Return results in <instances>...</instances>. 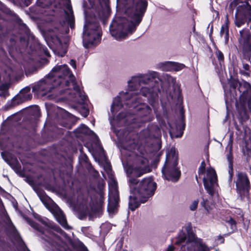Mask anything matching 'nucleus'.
Segmentation results:
<instances>
[{"label":"nucleus","mask_w":251,"mask_h":251,"mask_svg":"<svg viewBox=\"0 0 251 251\" xmlns=\"http://www.w3.org/2000/svg\"><path fill=\"white\" fill-rule=\"evenodd\" d=\"M158 77V73L154 71L132 76L128 81V87L126 91L120 93L119 96L114 99L111 107L112 115L114 116L124 105H130L129 107L137 111L139 116L145 117L142 120L143 122L150 120L148 116L151 113V109L142 102V98H147L151 104L153 105V103L157 99V89L155 87L149 88L144 86L141 87L139 91L138 89L142 84H147L152 79Z\"/></svg>","instance_id":"1"},{"label":"nucleus","mask_w":251,"mask_h":251,"mask_svg":"<svg viewBox=\"0 0 251 251\" xmlns=\"http://www.w3.org/2000/svg\"><path fill=\"white\" fill-rule=\"evenodd\" d=\"M53 89L60 94L70 96L74 101L80 104L83 103L86 100L80 86L75 81V76L65 64L55 66L48 76L32 88L33 91L42 95H47Z\"/></svg>","instance_id":"2"},{"label":"nucleus","mask_w":251,"mask_h":251,"mask_svg":"<svg viewBox=\"0 0 251 251\" xmlns=\"http://www.w3.org/2000/svg\"><path fill=\"white\" fill-rule=\"evenodd\" d=\"M133 6L126 11L127 18H116L110 26L111 35L116 40L125 39L135 31L142 20L147 7L146 0H133Z\"/></svg>","instance_id":"3"},{"label":"nucleus","mask_w":251,"mask_h":251,"mask_svg":"<svg viewBox=\"0 0 251 251\" xmlns=\"http://www.w3.org/2000/svg\"><path fill=\"white\" fill-rule=\"evenodd\" d=\"M129 187L132 195L129 197L128 206L133 211L139 206L140 202L147 201L154 194L156 184L151 177L145 178L139 184L137 179L130 178Z\"/></svg>","instance_id":"4"},{"label":"nucleus","mask_w":251,"mask_h":251,"mask_svg":"<svg viewBox=\"0 0 251 251\" xmlns=\"http://www.w3.org/2000/svg\"><path fill=\"white\" fill-rule=\"evenodd\" d=\"M85 24L84 26L83 42L85 48L97 44L100 40L101 31L98 22L103 14L101 9L88 10L85 12Z\"/></svg>","instance_id":"5"},{"label":"nucleus","mask_w":251,"mask_h":251,"mask_svg":"<svg viewBox=\"0 0 251 251\" xmlns=\"http://www.w3.org/2000/svg\"><path fill=\"white\" fill-rule=\"evenodd\" d=\"M177 155L175 149H172L167 155L165 165L162 169L163 175L168 180L176 182L179 178L181 173L177 167Z\"/></svg>","instance_id":"6"},{"label":"nucleus","mask_w":251,"mask_h":251,"mask_svg":"<svg viewBox=\"0 0 251 251\" xmlns=\"http://www.w3.org/2000/svg\"><path fill=\"white\" fill-rule=\"evenodd\" d=\"M203 185L207 192L211 196H218V185L217 177L215 170L208 169L206 176L203 178Z\"/></svg>","instance_id":"7"},{"label":"nucleus","mask_w":251,"mask_h":251,"mask_svg":"<svg viewBox=\"0 0 251 251\" xmlns=\"http://www.w3.org/2000/svg\"><path fill=\"white\" fill-rule=\"evenodd\" d=\"M239 90L242 94L239 102L236 103V107L238 108L241 107L244 109L247 104L251 110V86L250 83L246 81L240 83Z\"/></svg>","instance_id":"8"},{"label":"nucleus","mask_w":251,"mask_h":251,"mask_svg":"<svg viewBox=\"0 0 251 251\" xmlns=\"http://www.w3.org/2000/svg\"><path fill=\"white\" fill-rule=\"evenodd\" d=\"M43 234L46 237L42 238L50 245L52 251H66L64 244L52 229L46 230Z\"/></svg>","instance_id":"9"},{"label":"nucleus","mask_w":251,"mask_h":251,"mask_svg":"<svg viewBox=\"0 0 251 251\" xmlns=\"http://www.w3.org/2000/svg\"><path fill=\"white\" fill-rule=\"evenodd\" d=\"M119 201V193L117 186V183L112 180L109 185V202L107 209L110 213H114L117 208Z\"/></svg>","instance_id":"10"},{"label":"nucleus","mask_w":251,"mask_h":251,"mask_svg":"<svg viewBox=\"0 0 251 251\" xmlns=\"http://www.w3.org/2000/svg\"><path fill=\"white\" fill-rule=\"evenodd\" d=\"M150 171L148 165V160L144 157L139 158L133 165L131 168L127 170V173L130 172L133 175L140 177L142 175Z\"/></svg>","instance_id":"11"},{"label":"nucleus","mask_w":251,"mask_h":251,"mask_svg":"<svg viewBox=\"0 0 251 251\" xmlns=\"http://www.w3.org/2000/svg\"><path fill=\"white\" fill-rule=\"evenodd\" d=\"M236 189L240 196L248 193L250 189V183L246 174L239 173L236 181Z\"/></svg>","instance_id":"12"},{"label":"nucleus","mask_w":251,"mask_h":251,"mask_svg":"<svg viewBox=\"0 0 251 251\" xmlns=\"http://www.w3.org/2000/svg\"><path fill=\"white\" fill-rule=\"evenodd\" d=\"M51 41L52 43V50L54 53L59 56H64L67 52L68 47L66 40L54 35L51 37Z\"/></svg>","instance_id":"13"},{"label":"nucleus","mask_w":251,"mask_h":251,"mask_svg":"<svg viewBox=\"0 0 251 251\" xmlns=\"http://www.w3.org/2000/svg\"><path fill=\"white\" fill-rule=\"evenodd\" d=\"M240 38L239 39L240 45L245 50H250L251 46V35L248 29H243L240 31Z\"/></svg>","instance_id":"14"},{"label":"nucleus","mask_w":251,"mask_h":251,"mask_svg":"<svg viewBox=\"0 0 251 251\" xmlns=\"http://www.w3.org/2000/svg\"><path fill=\"white\" fill-rule=\"evenodd\" d=\"M54 215L57 221L65 229H69L70 227L68 226L66 218L63 212L58 208H56L54 212Z\"/></svg>","instance_id":"15"},{"label":"nucleus","mask_w":251,"mask_h":251,"mask_svg":"<svg viewBox=\"0 0 251 251\" xmlns=\"http://www.w3.org/2000/svg\"><path fill=\"white\" fill-rule=\"evenodd\" d=\"M30 90V88L28 87L24 88L20 91V94L18 97L22 99L23 100H30L32 97Z\"/></svg>","instance_id":"16"},{"label":"nucleus","mask_w":251,"mask_h":251,"mask_svg":"<svg viewBox=\"0 0 251 251\" xmlns=\"http://www.w3.org/2000/svg\"><path fill=\"white\" fill-rule=\"evenodd\" d=\"M90 206L88 205L86 201H84L82 203L80 204L79 208L80 212L82 213V216L85 217L86 215L90 216L92 215V214L90 211Z\"/></svg>","instance_id":"17"},{"label":"nucleus","mask_w":251,"mask_h":251,"mask_svg":"<svg viewBox=\"0 0 251 251\" xmlns=\"http://www.w3.org/2000/svg\"><path fill=\"white\" fill-rule=\"evenodd\" d=\"M227 160L228 161V173L230 176V179H231L233 174V167H232V157L231 153V146L229 148V151L226 155Z\"/></svg>","instance_id":"18"},{"label":"nucleus","mask_w":251,"mask_h":251,"mask_svg":"<svg viewBox=\"0 0 251 251\" xmlns=\"http://www.w3.org/2000/svg\"><path fill=\"white\" fill-rule=\"evenodd\" d=\"M173 62H166L160 64V68L163 71H172Z\"/></svg>","instance_id":"19"},{"label":"nucleus","mask_w":251,"mask_h":251,"mask_svg":"<svg viewBox=\"0 0 251 251\" xmlns=\"http://www.w3.org/2000/svg\"><path fill=\"white\" fill-rule=\"evenodd\" d=\"M172 71H179L185 67V66L181 63L173 62Z\"/></svg>","instance_id":"20"},{"label":"nucleus","mask_w":251,"mask_h":251,"mask_svg":"<svg viewBox=\"0 0 251 251\" xmlns=\"http://www.w3.org/2000/svg\"><path fill=\"white\" fill-rule=\"evenodd\" d=\"M220 34L221 36H224L226 39H228V31L226 26H222L221 27Z\"/></svg>","instance_id":"21"},{"label":"nucleus","mask_w":251,"mask_h":251,"mask_svg":"<svg viewBox=\"0 0 251 251\" xmlns=\"http://www.w3.org/2000/svg\"><path fill=\"white\" fill-rule=\"evenodd\" d=\"M78 132L83 133V134H87L89 131L90 132H92V131L89 130V128L84 125L81 126L78 128Z\"/></svg>","instance_id":"22"},{"label":"nucleus","mask_w":251,"mask_h":251,"mask_svg":"<svg viewBox=\"0 0 251 251\" xmlns=\"http://www.w3.org/2000/svg\"><path fill=\"white\" fill-rule=\"evenodd\" d=\"M199 203V200H196L192 201L189 206V208L191 211H195L197 209Z\"/></svg>","instance_id":"23"},{"label":"nucleus","mask_w":251,"mask_h":251,"mask_svg":"<svg viewBox=\"0 0 251 251\" xmlns=\"http://www.w3.org/2000/svg\"><path fill=\"white\" fill-rule=\"evenodd\" d=\"M68 9H69V10L70 11V14H68V22L70 23L71 27L73 28L72 22H73V20H74V17L72 14V11L71 9L70 8L69 5H68Z\"/></svg>","instance_id":"24"},{"label":"nucleus","mask_w":251,"mask_h":251,"mask_svg":"<svg viewBox=\"0 0 251 251\" xmlns=\"http://www.w3.org/2000/svg\"><path fill=\"white\" fill-rule=\"evenodd\" d=\"M226 223L230 226L232 229L233 230L236 228V223L232 218H230L229 219L226 221Z\"/></svg>","instance_id":"25"},{"label":"nucleus","mask_w":251,"mask_h":251,"mask_svg":"<svg viewBox=\"0 0 251 251\" xmlns=\"http://www.w3.org/2000/svg\"><path fill=\"white\" fill-rule=\"evenodd\" d=\"M216 55L217 57L218 58V60L220 62L223 61L224 59V55L221 51L217 50L216 52Z\"/></svg>","instance_id":"26"},{"label":"nucleus","mask_w":251,"mask_h":251,"mask_svg":"<svg viewBox=\"0 0 251 251\" xmlns=\"http://www.w3.org/2000/svg\"><path fill=\"white\" fill-rule=\"evenodd\" d=\"M243 67L244 69L245 70V71H242V74L245 75H249V73L246 71H249L250 69L249 65H248V64H243Z\"/></svg>","instance_id":"27"},{"label":"nucleus","mask_w":251,"mask_h":251,"mask_svg":"<svg viewBox=\"0 0 251 251\" xmlns=\"http://www.w3.org/2000/svg\"><path fill=\"white\" fill-rule=\"evenodd\" d=\"M205 162L204 161H202L200 167L199 169V173L200 174H203L204 173V170H205Z\"/></svg>","instance_id":"28"},{"label":"nucleus","mask_w":251,"mask_h":251,"mask_svg":"<svg viewBox=\"0 0 251 251\" xmlns=\"http://www.w3.org/2000/svg\"><path fill=\"white\" fill-rule=\"evenodd\" d=\"M217 241L218 243H223L224 242V237L221 235H219L217 238Z\"/></svg>","instance_id":"29"},{"label":"nucleus","mask_w":251,"mask_h":251,"mask_svg":"<svg viewBox=\"0 0 251 251\" xmlns=\"http://www.w3.org/2000/svg\"><path fill=\"white\" fill-rule=\"evenodd\" d=\"M127 116H126V115H123V113H120L119 115L117 116V120L118 121H120L123 118H125Z\"/></svg>","instance_id":"30"},{"label":"nucleus","mask_w":251,"mask_h":251,"mask_svg":"<svg viewBox=\"0 0 251 251\" xmlns=\"http://www.w3.org/2000/svg\"><path fill=\"white\" fill-rule=\"evenodd\" d=\"M70 64L74 68L76 69V63L75 60L73 59L71 60Z\"/></svg>","instance_id":"31"},{"label":"nucleus","mask_w":251,"mask_h":251,"mask_svg":"<svg viewBox=\"0 0 251 251\" xmlns=\"http://www.w3.org/2000/svg\"><path fill=\"white\" fill-rule=\"evenodd\" d=\"M89 113V111L88 109H84L83 113L82 114V115L84 117H86L87 116Z\"/></svg>","instance_id":"32"},{"label":"nucleus","mask_w":251,"mask_h":251,"mask_svg":"<svg viewBox=\"0 0 251 251\" xmlns=\"http://www.w3.org/2000/svg\"><path fill=\"white\" fill-rule=\"evenodd\" d=\"M174 250V246L170 245L168 247L166 251H173Z\"/></svg>","instance_id":"33"},{"label":"nucleus","mask_w":251,"mask_h":251,"mask_svg":"<svg viewBox=\"0 0 251 251\" xmlns=\"http://www.w3.org/2000/svg\"><path fill=\"white\" fill-rule=\"evenodd\" d=\"M201 204L202 206H203L207 210V208L205 205V201L203 200V201L202 202H201Z\"/></svg>","instance_id":"34"},{"label":"nucleus","mask_w":251,"mask_h":251,"mask_svg":"<svg viewBox=\"0 0 251 251\" xmlns=\"http://www.w3.org/2000/svg\"><path fill=\"white\" fill-rule=\"evenodd\" d=\"M55 231L58 232H59V233H61L62 232V230L61 229H60L59 228H57Z\"/></svg>","instance_id":"35"},{"label":"nucleus","mask_w":251,"mask_h":251,"mask_svg":"<svg viewBox=\"0 0 251 251\" xmlns=\"http://www.w3.org/2000/svg\"><path fill=\"white\" fill-rule=\"evenodd\" d=\"M45 53L47 56H49V53L47 50H45Z\"/></svg>","instance_id":"36"},{"label":"nucleus","mask_w":251,"mask_h":251,"mask_svg":"<svg viewBox=\"0 0 251 251\" xmlns=\"http://www.w3.org/2000/svg\"><path fill=\"white\" fill-rule=\"evenodd\" d=\"M31 226H33L34 227H35V228H37V226H36L35 225V224H33Z\"/></svg>","instance_id":"37"},{"label":"nucleus","mask_w":251,"mask_h":251,"mask_svg":"<svg viewBox=\"0 0 251 251\" xmlns=\"http://www.w3.org/2000/svg\"><path fill=\"white\" fill-rule=\"evenodd\" d=\"M110 122H111V124H114V121H111Z\"/></svg>","instance_id":"38"},{"label":"nucleus","mask_w":251,"mask_h":251,"mask_svg":"<svg viewBox=\"0 0 251 251\" xmlns=\"http://www.w3.org/2000/svg\"><path fill=\"white\" fill-rule=\"evenodd\" d=\"M181 135H182V134L180 135V136H176V137H180V136H181Z\"/></svg>","instance_id":"39"}]
</instances>
